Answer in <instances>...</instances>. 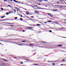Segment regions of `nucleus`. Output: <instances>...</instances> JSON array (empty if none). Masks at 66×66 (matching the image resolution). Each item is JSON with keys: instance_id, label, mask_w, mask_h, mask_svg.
<instances>
[{"instance_id": "32", "label": "nucleus", "mask_w": 66, "mask_h": 66, "mask_svg": "<svg viewBox=\"0 0 66 66\" xmlns=\"http://www.w3.org/2000/svg\"><path fill=\"white\" fill-rule=\"evenodd\" d=\"M60 29H64V28H60Z\"/></svg>"}, {"instance_id": "24", "label": "nucleus", "mask_w": 66, "mask_h": 66, "mask_svg": "<svg viewBox=\"0 0 66 66\" xmlns=\"http://www.w3.org/2000/svg\"><path fill=\"white\" fill-rule=\"evenodd\" d=\"M53 65H55V63H53Z\"/></svg>"}, {"instance_id": "43", "label": "nucleus", "mask_w": 66, "mask_h": 66, "mask_svg": "<svg viewBox=\"0 0 66 66\" xmlns=\"http://www.w3.org/2000/svg\"><path fill=\"white\" fill-rule=\"evenodd\" d=\"M22 32H25V31L24 30H23Z\"/></svg>"}, {"instance_id": "21", "label": "nucleus", "mask_w": 66, "mask_h": 66, "mask_svg": "<svg viewBox=\"0 0 66 66\" xmlns=\"http://www.w3.org/2000/svg\"><path fill=\"white\" fill-rule=\"evenodd\" d=\"M26 14H27V15H29V13H28V12H27L26 13Z\"/></svg>"}, {"instance_id": "3", "label": "nucleus", "mask_w": 66, "mask_h": 66, "mask_svg": "<svg viewBox=\"0 0 66 66\" xmlns=\"http://www.w3.org/2000/svg\"><path fill=\"white\" fill-rule=\"evenodd\" d=\"M35 12L36 13H37V14H38V13H39L38 12V11H35Z\"/></svg>"}, {"instance_id": "62", "label": "nucleus", "mask_w": 66, "mask_h": 66, "mask_svg": "<svg viewBox=\"0 0 66 66\" xmlns=\"http://www.w3.org/2000/svg\"><path fill=\"white\" fill-rule=\"evenodd\" d=\"M12 28H11V29H12Z\"/></svg>"}, {"instance_id": "34", "label": "nucleus", "mask_w": 66, "mask_h": 66, "mask_svg": "<svg viewBox=\"0 0 66 66\" xmlns=\"http://www.w3.org/2000/svg\"><path fill=\"white\" fill-rule=\"evenodd\" d=\"M50 16L51 17H53V16H51V15H50Z\"/></svg>"}, {"instance_id": "36", "label": "nucleus", "mask_w": 66, "mask_h": 66, "mask_svg": "<svg viewBox=\"0 0 66 66\" xmlns=\"http://www.w3.org/2000/svg\"><path fill=\"white\" fill-rule=\"evenodd\" d=\"M34 65H38V64H35Z\"/></svg>"}, {"instance_id": "27", "label": "nucleus", "mask_w": 66, "mask_h": 66, "mask_svg": "<svg viewBox=\"0 0 66 66\" xmlns=\"http://www.w3.org/2000/svg\"><path fill=\"white\" fill-rule=\"evenodd\" d=\"M31 18H34V16H31Z\"/></svg>"}, {"instance_id": "44", "label": "nucleus", "mask_w": 66, "mask_h": 66, "mask_svg": "<svg viewBox=\"0 0 66 66\" xmlns=\"http://www.w3.org/2000/svg\"><path fill=\"white\" fill-rule=\"evenodd\" d=\"M63 61H65V60H64V59H63Z\"/></svg>"}, {"instance_id": "56", "label": "nucleus", "mask_w": 66, "mask_h": 66, "mask_svg": "<svg viewBox=\"0 0 66 66\" xmlns=\"http://www.w3.org/2000/svg\"><path fill=\"white\" fill-rule=\"evenodd\" d=\"M64 20V21H66V20Z\"/></svg>"}, {"instance_id": "30", "label": "nucleus", "mask_w": 66, "mask_h": 66, "mask_svg": "<svg viewBox=\"0 0 66 66\" xmlns=\"http://www.w3.org/2000/svg\"><path fill=\"white\" fill-rule=\"evenodd\" d=\"M57 3H60V2H57Z\"/></svg>"}, {"instance_id": "4", "label": "nucleus", "mask_w": 66, "mask_h": 66, "mask_svg": "<svg viewBox=\"0 0 66 66\" xmlns=\"http://www.w3.org/2000/svg\"><path fill=\"white\" fill-rule=\"evenodd\" d=\"M13 1L14 2H16L17 3H18V2L17 1H15V0H13Z\"/></svg>"}, {"instance_id": "60", "label": "nucleus", "mask_w": 66, "mask_h": 66, "mask_svg": "<svg viewBox=\"0 0 66 66\" xmlns=\"http://www.w3.org/2000/svg\"><path fill=\"white\" fill-rule=\"evenodd\" d=\"M13 20V19H12V20Z\"/></svg>"}, {"instance_id": "54", "label": "nucleus", "mask_w": 66, "mask_h": 66, "mask_svg": "<svg viewBox=\"0 0 66 66\" xmlns=\"http://www.w3.org/2000/svg\"><path fill=\"white\" fill-rule=\"evenodd\" d=\"M21 3V4H23V3Z\"/></svg>"}, {"instance_id": "8", "label": "nucleus", "mask_w": 66, "mask_h": 66, "mask_svg": "<svg viewBox=\"0 0 66 66\" xmlns=\"http://www.w3.org/2000/svg\"><path fill=\"white\" fill-rule=\"evenodd\" d=\"M47 15H50H50H51V14H50V13H47Z\"/></svg>"}, {"instance_id": "9", "label": "nucleus", "mask_w": 66, "mask_h": 66, "mask_svg": "<svg viewBox=\"0 0 66 66\" xmlns=\"http://www.w3.org/2000/svg\"><path fill=\"white\" fill-rule=\"evenodd\" d=\"M41 9H42V10H46V9L43 8H41Z\"/></svg>"}, {"instance_id": "48", "label": "nucleus", "mask_w": 66, "mask_h": 66, "mask_svg": "<svg viewBox=\"0 0 66 66\" xmlns=\"http://www.w3.org/2000/svg\"><path fill=\"white\" fill-rule=\"evenodd\" d=\"M22 15H21V17H22Z\"/></svg>"}, {"instance_id": "20", "label": "nucleus", "mask_w": 66, "mask_h": 66, "mask_svg": "<svg viewBox=\"0 0 66 66\" xmlns=\"http://www.w3.org/2000/svg\"><path fill=\"white\" fill-rule=\"evenodd\" d=\"M15 19H17V17H15Z\"/></svg>"}, {"instance_id": "35", "label": "nucleus", "mask_w": 66, "mask_h": 66, "mask_svg": "<svg viewBox=\"0 0 66 66\" xmlns=\"http://www.w3.org/2000/svg\"><path fill=\"white\" fill-rule=\"evenodd\" d=\"M64 23L66 24V22H64Z\"/></svg>"}, {"instance_id": "2", "label": "nucleus", "mask_w": 66, "mask_h": 66, "mask_svg": "<svg viewBox=\"0 0 66 66\" xmlns=\"http://www.w3.org/2000/svg\"><path fill=\"white\" fill-rule=\"evenodd\" d=\"M61 3H64V1L62 0H61Z\"/></svg>"}, {"instance_id": "11", "label": "nucleus", "mask_w": 66, "mask_h": 66, "mask_svg": "<svg viewBox=\"0 0 66 66\" xmlns=\"http://www.w3.org/2000/svg\"><path fill=\"white\" fill-rule=\"evenodd\" d=\"M57 46L58 47H62V45H59Z\"/></svg>"}, {"instance_id": "42", "label": "nucleus", "mask_w": 66, "mask_h": 66, "mask_svg": "<svg viewBox=\"0 0 66 66\" xmlns=\"http://www.w3.org/2000/svg\"><path fill=\"white\" fill-rule=\"evenodd\" d=\"M38 4V5H41V4Z\"/></svg>"}, {"instance_id": "6", "label": "nucleus", "mask_w": 66, "mask_h": 66, "mask_svg": "<svg viewBox=\"0 0 66 66\" xmlns=\"http://www.w3.org/2000/svg\"><path fill=\"white\" fill-rule=\"evenodd\" d=\"M53 11L54 12H56L58 10H54Z\"/></svg>"}, {"instance_id": "40", "label": "nucleus", "mask_w": 66, "mask_h": 66, "mask_svg": "<svg viewBox=\"0 0 66 66\" xmlns=\"http://www.w3.org/2000/svg\"><path fill=\"white\" fill-rule=\"evenodd\" d=\"M13 26H13V25H11L10 26V27H13Z\"/></svg>"}, {"instance_id": "50", "label": "nucleus", "mask_w": 66, "mask_h": 66, "mask_svg": "<svg viewBox=\"0 0 66 66\" xmlns=\"http://www.w3.org/2000/svg\"><path fill=\"white\" fill-rule=\"evenodd\" d=\"M14 58L16 59H17V58L16 57H14Z\"/></svg>"}, {"instance_id": "7", "label": "nucleus", "mask_w": 66, "mask_h": 66, "mask_svg": "<svg viewBox=\"0 0 66 66\" xmlns=\"http://www.w3.org/2000/svg\"><path fill=\"white\" fill-rule=\"evenodd\" d=\"M55 23L56 24H58V22H57L56 21L55 22Z\"/></svg>"}, {"instance_id": "14", "label": "nucleus", "mask_w": 66, "mask_h": 66, "mask_svg": "<svg viewBox=\"0 0 66 66\" xmlns=\"http://www.w3.org/2000/svg\"><path fill=\"white\" fill-rule=\"evenodd\" d=\"M6 14L7 15H9V13L8 12H7L6 13Z\"/></svg>"}, {"instance_id": "51", "label": "nucleus", "mask_w": 66, "mask_h": 66, "mask_svg": "<svg viewBox=\"0 0 66 66\" xmlns=\"http://www.w3.org/2000/svg\"><path fill=\"white\" fill-rule=\"evenodd\" d=\"M63 38H66V37H62Z\"/></svg>"}, {"instance_id": "49", "label": "nucleus", "mask_w": 66, "mask_h": 66, "mask_svg": "<svg viewBox=\"0 0 66 66\" xmlns=\"http://www.w3.org/2000/svg\"><path fill=\"white\" fill-rule=\"evenodd\" d=\"M27 60V61H30V60Z\"/></svg>"}, {"instance_id": "58", "label": "nucleus", "mask_w": 66, "mask_h": 66, "mask_svg": "<svg viewBox=\"0 0 66 66\" xmlns=\"http://www.w3.org/2000/svg\"><path fill=\"white\" fill-rule=\"evenodd\" d=\"M19 2V3H21V2Z\"/></svg>"}, {"instance_id": "18", "label": "nucleus", "mask_w": 66, "mask_h": 66, "mask_svg": "<svg viewBox=\"0 0 66 66\" xmlns=\"http://www.w3.org/2000/svg\"><path fill=\"white\" fill-rule=\"evenodd\" d=\"M17 45H19L20 46H23V45H21V44H16Z\"/></svg>"}, {"instance_id": "46", "label": "nucleus", "mask_w": 66, "mask_h": 66, "mask_svg": "<svg viewBox=\"0 0 66 66\" xmlns=\"http://www.w3.org/2000/svg\"><path fill=\"white\" fill-rule=\"evenodd\" d=\"M45 23H47V22H44Z\"/></svg>"}, {"instance_id": "52", "label": "nucleus", "mask_w": 66, "mask_h": 66, "mask_svg": "<svg viewBox=\"0 0 66 66\" xmlns=\"http://www.w3.org/2000/svg\"><path fill=\"white\" fill-rule=\"evenodd\" d=\"M10 1H12L13 0H10Z\"/></svg>"}, {"instance_id": "12", "label": "nucleus", "mask_w": 66, "mask_h": 66, "mask_svg": "<svg viewBox=\"0 0 66 66\" xmlns=\"http://www.w3.org/2000/svg\"><path fill=\"white\" fill-rule=\"evenodd\" d=\"M12 11H11V12H10V11H9V13H10V14H11V13H12Z\"/></svg>"}, {"instance_id": "26", "label": "nucleus", "mask_w": 66, "mask_h": 66, "mask_svg": "<svg viewBox=\"0 0 66 66\" xmlns=\"http://www.w3.org/2000/svg\"><path fill=\"white\" fill-rule=\"evenodd\" d=\"M8 23V24H12V23Z\"/></svg>"}, {"instance_id": "1", "label": "nucleus", "mask_w": 66, "mask_h": 66, "mask_svg": "<svg viewBox=\"0 0 66 66\" xmlns=\"http://www.w3.org/2000/svg\"><path fill=\"white\" fill-rule=\"evenodd\" d=\"M32 7L34 8V9H41V8H38L35 6H33Z\"/></svg>"}, {"instance_id": "19", "label": "nucleus", "mask_w": 66, "mask_h": 66, "mask_svg": "<svg viewBox=\"0 0 66 66\" xmlns=\"http://www.w3.org/2000/svg\"><path fill=\"white\" fill-rule=\"evenodd\" d=\"M37 26H40V25L39 24H37Z\"/></svg>"}, {"instance_id": "59", "label": "nucleus", "mask_w": 66, "mask_h": 66, "mask_svg": "<svg viewBox=\"0 0 66 66\" xmlns=\"http://www.w3.org/2000/svg\"><path fill=\"white\" fill-rule=\"evenodd\" d=\"M3 17H4H4H5V16H4Z\"/></svg>"}, {"instance_id": "29", "label": "nucleus", "mask_w": 66, "mask_h": 66, "mask_svg": "<svg viewBox=\"0 0 66 66\" xmlns=\"http://www.w3.org/2000/svg\"><path fill=\"white\" fill-rule=\"evenodd\" d=\"M28 28H32V27H28Z\"/></svg>"}, {"instance_id": "55", "label": "nucleus", "mask_w": 66, "mask_h": 66, "mask_svg": "<svg viewBox=\"0 0 66 66\" xmlns=\"http://www.w3.org/2000/svg\"><path fill=\"white\" fill-rule=\"evenodd\" d=\"M45 1H48V0H45Z\"/></svg>"}, {"instance_id": "28", "label": "nucleus", "mask_w": 66, "mask_h": 66, "mask_svg": "<svg viewBox=\"0 0 66 66\" xmlns=\"http://www.w3.org/2000/svg\"><path fill=\"white\" fill-rule=\"evenodd\" d=\"M2 65H5V63H3Z\"/></svg>"}, {"instance_id": "31", "label": "nucleus", "mask_w": 66, "mask_h": 66, "mask_svg": "<svg viewBox=\"0 0 66 66\" xmlns=\"http://www.w3.org/2000/svg\"><path fill=\"white\" fill-rule=\"evenodd\" d=\"M49 31L50 32H52V31L51 30H49Z\"/></svg>"}, {"instance_id": "13", "label": "nucleus", "mask_w": 66, "mask_h": 66, "mask_svg": "<svg viewBox=\"0 0 66 66\" xmlns=\"http://www.w3.org/2000/svg\"><path fill=\"white\" fill-rule=\"evenodd\" d=\"M20 20L21 21H23V20H22V18H21L20 19Z\"/></svg>"}, {"instance_id": "33", "label": "nucleus", "mask_w": 66, "mask_h": 66, "mask_svg": "<svg viewBox=\"0 0 66 66\" xmlns=\"http://www.w3.org/2000/svg\"><path fill=\"white\" fill-rule=\"evenodd\" d=\"M7 1V0H4V1Z\"/></svg>"}, {"instance_id": "47", "label": "nucleus", "mask_w": 66, "mask_h": 66, "mask_svg": "<svg viewBox=\"0 0 66 66\" xmlns=\"http://www.w3.org/2000/svg\"><path fill=\"white\" fill-rule=\"evenodd\" d=\"M63 65V64H61V65Z\"/></svg>"}, {"instance_id": "53", "label": "nucleus", "mask_w": 66, "mask_h": 66, "mask_svg": "<svg viewBox=\"0 0 66 66\" xmlns=\"http://www.w3.org/2000/svg\"><path fill=\"white\" fill-rule=\"evenodd\" d=\"M29 29V30H31V29Z\"/></svg>"}, {"instance_id": "63", "label": "nucleus", "mask_w": 66, "mask_h": 66, "mask_svg": "<svg viewBox=\"0 0 66 66\" xmlns=\"http://www.w3.org/2000/svg\"><path fill=\"white\" fill-rule=\"evenodd\" d=\"M0 44H1V43H0Z\"/></svg>"}, {"instance_id": "61", "label": "nucleus", "mask_w": 66, "mask_h": 66, "mask_svg": "<svg viewBox=\"0 0 66 66\" xmlns=\"http://www.w3.org/2000/svg\"><path fill=\"white\" fill-rule=\"evenodd\" d=\"M37 5L36 6H37Z\"/></svg>"}, {"instance_id": "5", "label": "nucleus", "mask_w": 66, "mask_h": 66, "mask_svg": "<svg viewBox=\"0 0 66 66\" xmlns=\"http://www.w3.org/2000/svg\"><path fill=\"white\" fill-rule=\"evenodd\" d=\"M3 60V61H5V62H8V61H7V60Z\"/></svg>"}, {"instance_id": "37", "label": "nucleus", "mask_w": 66, "mask_h": 66, "mask_svg": "<svg viewBox=\"0 0 66 66\" xmlns=\"http://www.w3.org/2000/svg\"><path fill=\"white\" fill-rule=\"evenodd\" d=\"M8 6H9V7H11V6H10V5H8Z\"/></svg>"}, {"instance_id": "64", "label": "nucleus", "mask_w": 66, "mask_h": 66, "mask_svg": "<svg viewBox=\"0 0 66 66\" xmlns=\"http://www.w3.org/2000/svg\"><path fill=\"white\" fill-rule=\"evenodd\" d=\"M17 11H18V10H17Z\"/></svg>"}, {"instance_id": "41", "label": "nucleus", "mask_w": 66, "mask_h": 66, "mask_svg": "<svg viewBox=\"0 0 66 66\" xmlns=\"http://www.w3.org/2000/svg\"><path fill=\"white\" fill-rule=\"evenodd\" d=\"M55 6H57V5H55Z\"/></svg>"}, {"instance_id": "16", "label": "nucleus", "mask_w": 66, "mask_h": 66, "mask_svg": "<svg viewBox=\"0 0 66 66\" xmlns=\"http://www.w3.org/2000/svg\"><path fill=\"white\" fill-rule=\"evenodd\" d=\"M59 7V8H62V7H63L62 6H60Z\"/></svg>"}, {"instance_id": "25", "label": "nucleus", "mask_w": 66, "mask_h": 66, "mask_svg": "<svg viewBox=\"0 0 66 66\" xmlns=\"http://www.w3.org/2000/svg\"><path fill=\"white\" fill-rule=\"evenodd\" d=\"M13 11H14L15 13V12H16V9H15V10H14Z\"/></svg>"}, {"instance_id": "23", "label": "nucleus", "mask_w": 66, "mask_h": 66, "mask_svg": "<svg viewBox=\"0 0 66 66\" xmlns=\"http://www.w3.org/2000/svg\"><path fill=\"white\" fill-rule=\"evenodd\" d=\"M1 10H3V8H1Z\"/></svg>"}, {"instance_id": "38", "label": "nucleus", "mask_w": 66, "mask_h": 66, "mask_svg": "<svg viewBox=\"0 0 66 66\" xmlns=\"http://www.w3.org/2000/svg\"><path fill=\"white\" fill-rule=\"evenodd\" d=\"M30 45H31V46H33V45L32 44H30Z\"/></svg>"}, {"instance_id": "15", "label": "nucleus", "mask_w": 66, "mask_h": 66, "mask_svg": "<svg viewBox=\"0 0 66 66\" xmlns=\"http://www.w3.org/2000/svg\"><path fill=\"white\" fill-rule=\"evenodd\" d=\"M38 1H40V2H42V0H37Z\"/></svg>"}, {"instance_id": "45", "label": "nucleus", "mask_w": 66, "mask_h": 66, "mask_svg": "<svg viewBox=\"0 0 66 66\" xmlns=\"http://www.w3.org/2000/svg\"><path fill=\"white\" fill-rule=\"evenodd\" d=\"M0 66H4L3 65H0Z\"/></svg>"}, {"instance_id": "17", "label": "nucleus", "mask_w": 66, "mask_h": 66, "mask_svg": "<svg viewBox=\"0 0 66 66\" xmlns=\"http://www.w3.org/2000/svg\"><path fill=\"white\" fill-rule=\"evenodd\" d=\"M47 22H52V21H47Z\"/></svg>"}, {"instance_id": "39", "label": "nucleus", "mask_w": 66, "mask_h": 66, "mask_svg": "<svg viewBox=\"0 0 66 66\" xmlns=\"http://www.w3.org/2000/svg\"><path fill=\"white\" fill-rule=\"evenodd\" d=\"M4 18V17L3 16V17H2L1 18L2 19V18Z\"/></svg>"}, {"instance_id": "10", "label": "nucleus", "mask_w": 66, "mask_h": 66, "mask_svg": "<svg viewBox=\"0 0 66 66\" xmlns=\"http://www.w3.org/2000/svg\"><path fill=\"white\" fill-rule=\"evenodd\" d=\"M26 41L25 40H22V42L23 43V42H26Z\"/></svg>"}, {"instance_id": "22", "label": "nucleus", "mask_w": 66, "mask_h": 66, "mask_svg": "<svg viewBox=\"0 0 66 66\" xmlns=\"http://www.w3.org/2000/svg\"><path fill=\"white\" fill-rule=\"evenodd\" d=\"M20 64H23V63H22V62H21L20 63Z\"/></svg>"}, {"instance_id": "57", "label": "nucleus", "mask_w": 66, "mask_h": 66, "mask_svg": "<svg viewBox=\"0 0 66 66\" xmlns=\"http://www.w3.org/2000/svg\"><path fill=\"white\" fill-rule=\"evenodd\" d=\"M42 43H44V42H43Z\"/></svg>"}]
</instances>
